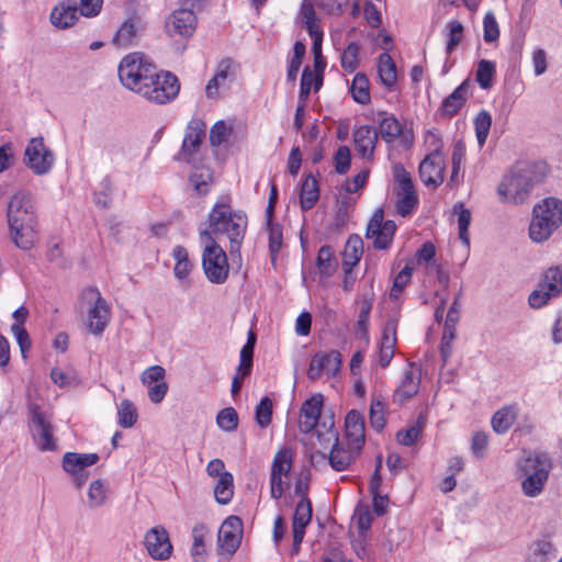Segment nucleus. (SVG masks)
<instances>
[{
  "label": "nucleus",
  "instance_id": "obj_41",
  "mask_svg": "<svg viewBox=\"0 0 562 562\" xmlns=\"http://www.w3.org/2000/svg\"><path fill=\"white\" fill-rule=\"evenodd\" d=\"M495 74H496L495 63L492 60H487V59H481L477 63L475 80L482 89L488 90L493 86V78H494Z\"/></svg>",
  "mask_w": 562,
  "mask_h": 562
},
{
  "label": "nucleus",
  "instance_id": "obj_14",
  "mask_svg": "<svg viewBox=\"0 0 562 562\" xmlns=\"http://www.w3.org/2000/svg\"><path fill=\"white\" fill-rule=\"evenodd\" d=\"M299 18L302 25L306 29L313 41L312 52L314 57L322 56L323 27L321 19L316 15L313 2L311 0H302L299 11Z\"/></svg>",
  "mask_w": 562,
  "mask_h": 562
},
{
  "label": "nucleus",
  "instance_id": "obj_15",
  "mask_svg": "<svg viewBox=\"0 0 562 562\" xmlns=\"http://www.w3.org/2000/svg\"><path fill=\"white\" fill-rule=\"evenodd\" d=\"M243 538V522L237 516L227 517L220 527L217 535L221 554H233L239 548Z\"/></svg>",
  "mask_w": 562,
  "mask_h": 562
},
{
  "label": "nucleus",
  "instance_id": "obj_26",
  "mask_svg": "<svg viewBox=\"0 0 562 562\" xmlns=\"http://www.w3.org/2000/svg\"><path fill=\"white\" fill-rule=\"evenodd\" d=\"M312 519V503L307 497H303L296 504L293 515V544L299 547L304 538L305 528Z\"/></svg>",
  "mask_w": 562,
  "mask_h": 562
},
{
  "label": "nucleus",
  "instance_id": "obj_45",
  "mask_svg": "<svg viewBox=\"0 0 562 562\" xmlns=\"http://www.w3.org/2000/svg\"><path fill=\"white\" fill-rule=\"evenodd\" d=\"M350 92L357 103L367 104L370 101L369 80L363 74L355 76Z\"/></svg>",
  "mask_w": 562,
  "mask_h": 562
},
{
  "label": "nucleus",
  "instance_id": "obj_52",
  "mask_svg": "<svg viewBox=\"0 0 562 562\" xmlns=\"http://www.w3.org/2000/svg\"><path fill=\"white\" fill-rule=\"evenodd\" d=\"M359 53L360 45L351 42L341 54V67L349 72L355 71L359 64Z\"/></svg>",
  "mask_w": 562,
  "mask_h": 562
},
{
  "label": "nucleus",
  "instance_id": "obj_7",
  "mask_svg": "<svg viewBox=\"0 0 562 562\" xmlns=\"http://www.w3.org/2000/svg\"><path fill=\"white\" fill-rule=\"evenodd\" d=\"M156 66L143 54L131 53L126 55L119 65V78L124 87L140 93L143 85L154 78Z\"/></svg>",
  "mask_w": 562,
  "mask_h": 562
},
{
  "label": "nucleus",
  "instance_id": "obj_64",
  "mask_svg": "<svg viewBox=\"0 0 562 562\" xmlns=\"http://www.w3.org/2000/svg\"><path fill=\"white\" fill-rule=\"evenodd\" d=\"M488 436L484 431H477L472 437L471 450L476 458H483L487 448Z\"/></svg>",
  "mask_w": 562,
  "mask_h": 562
},
{
  "label": "nucleus",
  "instance_id": "obj_33",
  "mask_svg": "<svg viewBox=\"0 0 562 562\" xmlns=\"http://www.w3.org/2000/svg\"><path fill=\"white\" fill-rule=\"evenodd\" d=\"M376 121L379 122V133L386 143H392L401 135L402 125L393 114L382 112Z\"/></svg>",
  "mask_w": 562,
  "mask_h": 562
},
{
  "label": "nucleus",
  "instance_id": "obj_35",
  "mask_svg": "<svg viewBox=\"0 0 562 562\" xmlns=\"http://www.w3.org/2000/svg\"><path fill=\"white\" fill-rule=\"evenodd\" d=\"M386 411H387V402L385 401V398L383 396H381L380 394L373 395L372 400H371V404H370V409H369V420H370L371 427L374 430L381 431L385 427Z\"/></svg>",
  "mask_w": 562,
  "mask_h": 562
},
{
  "label": "nucleus",
  "instance_id": "obj_53",
  "mask_svg": "<svg viewBox=\"0 0 562 562\" xmlns=\"http://www.w3.org/2000/svg\"><path fill=\"white\" fill-rule=\"evenodd\" d=\"M233 131L232 125L227 124L225 121H217L210 131V143L213 147L221 146Z\"/></svg>",
  "mask_w": 562,
  "mask_h": 562
},
{
  "label": "nucleus",
  "instance_id": "obj_43",
  "mask_svg": "<svg viewBox=\"0 0 562 562\" xmlns=\"http://www.w3.org/2000/svg\"><path fill=\"white\" fill-rule=\"evenodd\" d=\"M453 213L458 215V228H459V238L462 244L469 248L470 246V237H469V226L471 223V212L465 209L462 203H457L453 206Z\"/></svg>",
  "mask_w": 562,
  "mask_h": 562
},
{
  "label": "nucleus",
  "instance_id": "obj_63",
  "mask_svg": "<svg viewBox=\"0 0 562 562\" xmlns=\"http://www.w3.org/2000/svg\"><path fill=\"white\" fill-rule=\"evenodd\" d=\"M165 369L161 366H151L147 368L142 374V382L145 385L157 384L165 382Z\"/></svg>",
  "mask_w": 562,
  "mask_h": 562
},
{
  "label": "nucleus",
  "instance_id": "obj_32",
  "mask_svg": "<svg viewBox=\"0 0 562 562\" xmlns=\"http://www.w3.org/2000/svg\"><path fill=\"white\" fill-rule=\"evenodd\" d=\"M138 26L132 19L124 21L115 32L112 43L120 48H126L136 43Z\"/></svg>",
  "mask_w": 562,
  "mask_h": 562
},
{
  "label": "nucleus",
  "instance_id": "obj_23",
  "mask_svg": "<svg viewBox=\"0 0 562 562\" xmlns=\"http://www.w3.org/2000/svg\"><path fill=\"white\" fill-rule=\"evenodd\" d=\"M397 321L390 318L385 322L382 329V337L379 345L376 361L382 368H386L394 357L396 347Z\"/></svg>",
  "mask_w": 562,
  "mask_h": 562
},
{
  "label": "nucleus",
  "instance_id": "obj_30",
  "mask_svg": "<svg viewBox=\"0 0 562 562\" xmlns=\"http://www.w3.org/2000/svg\"><path fill=\"white\" fill-rule=\"evenodd\" d=\"M98 461L97 453L66 452L63 457V469L69 474H78Z\"/></svg>",
  "mask_w": 562,
  "mask_h": 562
},
{
  "label": "nucleus",
  "instance_id": "obj_34",
  "mask_svg": "<svg viewBox=\"0 0 562 562\" xmlns=\"http://www.w3.org/2000/svg\"><path fill=\"white\" fill-rule=\"evenodd\" d=\"M319 199L318 182L315 177L308 175L301 187L300 204L303 211L311 210Z\"/></svg>",
  "mask_w": 562,
  "mask_h": 562
},
{
  "label": "nucleus",
  "instance_id": "obj_62",
  "mask_svg": "<svg viewBox=\"0 0 562 562\" xmlns=\"http://www.w3.org/2000/svg\"><path fill=\"white\" fill-rule=\"evenodd\" d=\"M553 296L551 291L544 289V285L541 283L539 290H535L530 293L528 297L529 305L532 308H540L544 306Z\"/></svg>",
  "mask_w": 562,
  "mask_h": 562
},
{
  "label": "nucleus",
  "instance_id": "obj_44",
  "mask_svg": "<svg viewBox=\"0 0 562 562\" xmlns=\"http://www.w3.org/2000/svg\"><path fill=\"white\" fill-rule=\"evenodd\" d=\"M137 409L130 400H123L117 406V423L123 428H131L137 422Z\"/></svg>",
  "mask_w": 562,
  "mask_h": 562
},
{
  "label": "nucleus",
  "instance_id": "obj_31",
  "mask_svg": "<svg viewBox=\"0 0 562 562\" xmlns=\"http://www.w3.org/2000/svg\"><path fill=\"white\" fill-rule=\"evenodd\" d=\"M79 15L81 14L77 7L60 3L52 10L50 21L57 27L67 29L75 24Z\"/></svg>",
  "mask_w": 562,
  "mask_h": 562
},
{
  "label": "nucleus",
  "instance_id": "obj_21",
  "mask_svg": "<svg viewBox=\"0 0 562 562\" xmlns=\"http://www.w3.org/2000/svg\"><path fill=\"white\" fill-rule=\"evenodd\" d=\"M195 27V13L189 9L175 10L166 21L167 33L172 37H189L193 34Z\"/></svg>",
  "mask_w": 562,
  "mask_h": 562
},
{
  "label": "nucleus",
  "instance_id": "obj_27",
  "mask_svg": "<svg viewBox=\"0 0 562 562\" xmlns=\"http://www.w3.org/2000/svg\"><path fill=\"white\" fill-rule=\"evenodd\" d=\"M420 385V369L409 364L403 373V378L394 392L395 401L403 402L417 394Z\"/></svg>",
  "mask_w": 562,
  "mask_h": 562
},
{
  "label": "nucleus",
  "instance_id": "obj_54",
  "mask_svg": "<svg viewBox=\"0 0 562 562\" xmlns=\"http://www.w3.org/2000/svg\"><path fill=\"white\" fill-rule=\"evenodd\" d=\"M413 268L406 265L394 278L392 288L390 290V297L396 300L403 289L411 281Z\"/></svg>",
  "mask_w": 562,
  "mask_h": 562
},
{
  "label": "nucleus",
  "instance_id": "obj_59",
  "mask_svg": "<svg viewBox=\"0 0 562 562\" xmlns=\"http://www.w3.org/2000/svg\"><path fill=\"white\" fill-rule=\"evenodd\" d=\"M207 533V529L203 524L195 525L192 529L193 543L191 548V554L193 558L202 555L204 553V539Z\"/></svg>",
  "mask_w": 562,
  "mask_h": 562
},
{
  "label": "nucleus",
  "instance_id": "obj_50",
  "mask_svg": "<svg viewBox=\"0 0 562 562\" xmlns=\"http://www.w3.org/2000/svg\"><path fill=\"white\" fill-rule=\"evenodd\" d=\"M542 284L544 289L551 291L553 296H559L562 293V267L548 269L544 273Z\"/></svg>",
  "mask_w": 562,
  "mask_h": 562
},
{
  "label": "nucleus",
  "instance_id": "obj_28",
  "mask_svg": "<svg viewBox=\"0 0 562 562\" xmlns=\"http://www.w3.org/2000/svg\"><path fill=\"white\" fill-rule=\"evenodd\" d=\"M470 90L469 80H464L441 103L440 112L441 115L452 117L464 105Z\"/></svg>",
  "mask_w": 562,
  "mask_h": 562
},
{
  "label": "nucleus",
  "instance_id": "obj_5",
  "mask_svg": "<svg viewBox=\"0 0 562 562\" xmlns=\"http://www.w3.org/2000/svg\"><path fill=\"white\" fill-rule=\"evenodd\" d=\"M562 225V201L550 196L533 206L529 236L536 243L547 240Z\"/></svg>",
  "mask_w": 562,
  "mask_h": 562
},
{
  "label": "nucleus",
  "instance_id": "obj_4",
  "mask_svg": "<svg viewBox=\"0 0 562 562\" xmlns=\"http://www.w3.org/2000/svg\"><path fill=\"white\" fill-rule=\"evenodd\" d=\"M199 239L203 247L202 268L206 279L213 284H223L229 273L226 252L217 244L209 228L199 227Z\"/></svg>",
  "mask_w": 562,
  "mask_h": 562
},
{
  "label": "nucleus",
  "instance_id": "obj_49",
  "mask_svg": "<svg viewBox=\"0 0 562 562\" xmlns=\"http://www.w3.org/2000/svg\"><path fill=\"white\" fill-rule=\"evenodd\" d=\"M447 45L446 53L450 55L463 40L464 27L459 21H450L447 24Z\"/></svg>",
  "mask_w": 562,
  "mask_h": 562
},
{
  "label": "nucleus",
  "instance_id": "obj_38",
  "mask_svg": "<svg viewBox=\"0 0 562 562\" xmlns=\"http://www.w3.org/2000/svg\"><path fill=\"white\" fill-rule=\"evenodd\" d=\"M363 254V241L358 235H351L345 246L344 250V266L350 268L356 266Z\"/></svg>",
  "mask_w": 562,
  "mask_h": 562
},
{
  "label": "nucleus",
  "instance_id": "obj_17",
  "mask_svg": "<svg viewBox=\"0 0 562 562\" xmlns=\"http://www.w3.org/2000/svg\"><path fill=\"white\" fill-rule=\"evenodd\" d=\"M341 366V356L337 350L328 352H316L310 362L307 370V378L310 380H317L323 374L336 375Z\"/></svg>",
  "mask_w": 562,
  "mask_h": 562
},
{
  "label": "nucleus",
  "instance_id": "obj_39",
  "mask_svg": "<svg viewBox=\"0 0 562 562\" xmlns=\"http://www.w3.org/2000/svg\"><path fill=\"white\" fill-rule=\"evenodd\" d=\"M292 461L293 454L291 449H280L273 457L270 474L288 476L292 469Z\"/></svg>",
  "mask_w": 562,
  "mask_h": 562
},
{
  "label": "nucleus",
  "instance_id": "obj_56",
  "mask_svg": "<svg viewBox=\"0 0 562 562\" xmlns=\"http://www.w3.org/2000/svg\"><path fill=\"white\" fill-rule=\"evenodd\" d=\"M351 162V154L348 146H339L334 155L335 170L339 175L348 172Z\"/></svg>",
  "mask_w": 562,
  "mask_h": 562
},
{
  "label": "nucleus",
  "instance_id": "obj_9",
  "mask_svg": "<svg viewBox=\"0 0 562 562\" xmlns=\"http://www.w3.org/2000/svg\"><path fill=\"white\" fill-rule=\"evenodd\" d=\"M85 299L89 302L87 308L88 330L99 336L105 330L111 319L110 306L97 289H88L85 292Z\"/></svg>",
  "mask_w": 562,
  "mask_h": 562
},
{
  "label": "nucleus",
  "instance_id": "obj_47",
  "mask_svg": "<svg viewBox=\"0 0 562 562\" xmlns=\"http://www.w3.org/2000/svg\"><path fill=\"white\" fill-rule=\"evenodd\" d=\"M349 3L350 0H314L313 5L326 15L338 18L345 13Z\"/></svg>",
  "mask_w": 562,
  "mask_h": 562
},
{
  "label": "nucleus",
  "instance_id": "obj_10",
  "mask_svg": "<svg viewBox=\"0 0 562 562\" xmlns=\"http://www.w3.org/2000/svg\"><path fill=\"white\" fill-rule=\"evenodd\" d=\"M30 430L36 447L41 451H54L57 447L50 422L37 405L30 407Z\"/></svg>",
  "mask_w": 562,
  "mask_h": 562
},
{
  "label": "nucleus",
  "instance_id": "obj_60",
  "mask_svg": "<svg viewBox=\"0 0 562 562\" xmlns=\"http://www.w3.org/2000/svg\"><path fill=\"white\" fill-rule=\"evenodd\" d=\"M11 333L20 347L22 358L26 359L27 352L32 346L29 333L25 327H20L19 325H11Z\"/></svg>",
  "mask_w": 562,
  "mask_h": 562
},
{
  "label": "nucleus",
  "instance_id": "obj_40",
  "mask_svg": "<svg viewBox=\"0 0 562 562\" xmlns=\"http://www.w3.org/2000/svg\"><path fill=\"white\" fill-rule=\"evenodd\" d=\"M234 495V479L232 473H225L217 480L214 487V496L218 504H228Z\"/></svg>",
  "mask_w": 562,
  "mask_h": 562
},
{
  "label": "nucleus",
  "instance_id": "obj_12",
  "mask_svg": "<svg viewBox=\"0 0 562 562\" xmlns=\"http://www.w3.org/2000/svg\"><path fill=\"white\" fill-rule=\"evenodd\" d=\"M441 148L442 145L440 140L437 139L434 150L419 164V176L427 187L432 186L437 188L443 182L446 164Z\"/></svg>",
  "mask_w": 562,
  "mask_h": 562
},
{
  "label": "nucleus",
  "instance_id": "obj_16",
  "mask_svg": "<svg viewBox=\"0 0 562 562\" xmlns=\"http://www.w3.org/2000/svg\"><path fill=\"white\" fill-rule=\"evenodd\" d=\"M329 431L335 439V443L331 447L328 457L329 464L335 471H346L359 457L362 448L345 442L344 440L340 441L338 435L333 432V424L329 427Z\"/></svg>",
  "mask_w": 562,
  "mask_h": 562
},
{
  "label": "nucleus",
  "instance_id": "obj_2",
  "mask_svg": "<svg viewBox=\"0 0 562 562\" xmlns=\"http://www.w3.org/2000/svg\"><path fill=\"white\" fill-rule=\"evenodd\" d=\"M248 218L244 211L233 210L225 201L216 202L207 214V220L199 227L209 228L212 236L225 235L229 240V252H239L243 245Z\"/></svg>",
  "mask_w": 562,
  "mask_h": 562
},
{
  "label": "nucleus",
  "instance_id": "obj_58",
  "mask_svg": "<svg viewBox=\"0 0 562 562\" xmlns=\"http://www.w3.org/2000/svg\"><path fill=\"white\" fill-rule=\"evenodd\" d=\"M269 231V250L274 258L282 247V226L278 223L267 225Z\"/></svg>",
  "mask_w": 562,
  "mask_h": 562
},
{
  "label": "nucleus",
  "instance_id": "obj_46",
  "mask_svg": "<svg viewBox=\"0 0 562 562\" xmlns=\"http://www.w3.org/2000/svg\"><path fill=\"white\" fill-rule=\"evenodd\" d=\"M396 211L402 216L409 215L417 206L418 198L415 190L396 192Z\"/></svg>",
  "mask_w": 562,
  "mask_h": 562
},
{
  "label": "nucleus",
  "instance_id": "obj_6",
  "mask_svg": "<svg viewBox=\"0 0 562 562\" xmlns=\"http://www.w3.org/2000/svg\"><path fill=\"white\" fill-rule=\"evenodd\" d=\"M518 467L525 476L521 482L524 494L528 497L540 495L552 468L550 457L546 452H529L519 461Z\"/></svg>",
  "mask_w": 562,
  "mask_h": 562
},
{
  "label": "nucleus",
  "instance_id": "obj_24",
  "mask_svg": "<svg viewBox=\"0 0 562 562\" xmlns=\"http://www.w3.org/2000/svg\"><path fill=\"white\" fill-rule=\"evenodd\" d=\"M345 440L348 443L363 448L366 442V427L363 415L357 411L351 409L347 413L345 418Z\"/></svg>",
  "mask_w": 562,
  "mask_h": 562
},
{
  "label": "nucleus",
  "instance_id": "obj_8",
  "mask_svg": "<svg viewBox=\"0 0 562 562\" xmlns=\"http://www.w3.org/2000/svg\"><path fill=\"white\" fill-rule=\"evenodd\" d=\"M153 77L140 88V97L155 104H166L177 98L180 83L173 74L156 70Z\"/></svg>",
  "mask_w": 562,
  "mask_h": 562
},
{
  "label": "nucleus",
  "instance_id": "obj_3",
  "mask_svg": "<svg viewBox=\"0 0 562 562\" xmlns=\"http://www.w3.org/2000/svg\"><path fill=\"white\" fill-rule=\"evenodd\" d=\"M544 165L521 164L513 167L497 187L502 202L522 204L529 198L533 187L542 182Z\"/></svg>",
  "mask_w": 562,
  "mask_h": 562
},
{
  "label": "nucleus",
  "instance_id": "obj_36",
  "mask_svg": "<svg viewBox=\"0 0 562 562\" xmlns=\"http://www.w3.org/2000/svg\"><path fill=\"white\" fill-rule=\"evenodd\" d=\"M378 71L384 86L391 88L395 85L397 79L396 66L387 53L379 56Z\"/></svg>",
  "mask_w": 562,
  "mask_h": 562
},
{
  "label": "nucleus",
  "instance_id": "obj_11",
  "mask_svg": "<svg viewBox=\"0 0 562 562\" xmlns=\"http://www.w3.org/2000/svg\"><path fill=\"white\" fill-rule=\"evenodd\" d=\"M54 155L42 137H33L24 151L25 165L37 176L46 175L54 165Z\"/></svg>",
  "mask_w": 562,
  "mask_h": 562
},
{
  "label": "nucleus",
  "instance_id": "obj_57",
  "mask_svg": "<svg viewBox=\"0 0 562 562\" xmlns=\"http://www.w3.org/2000/svg\"><path fill=\"white\" fill-rule=\"evenodd\" d=\"M499 37V27L495 15L487 12L483 19V38L487 43L497 41Z\"/></svg>",
  "mask_w": 562,
  "mask_h": 562
},
{
  "label": "nucleus",
  "instance_id": "obj_37",
  "mask_svg": "<svg viewBox=\"0 0 562 562\" xmlns=\"http://www.w3.org/2000/svg\"><path fill=\"white\" fill-rule=\"evenodd\" d=\"M109 487L106 483L98 479L93 481L88 488V506L91 509L103 506L108 499Z\"/></svg>",
  "mask_w": 562,
  "mask_h": 562
},
{
  "label": "nucleus",
  "instance_id": "obj_22",
  "mask_svg": "<svg viewBox=\"0 0 562 562\" xmlns=\"http://www.w3.org/2000/svg\"><path fill=\"white\" fill-rule=\"evenodd\" d=\"M324 405V396L321 393H316L305 400L300 409L299 428L301 432H311L321 417V413Z\"/></svg>",
  "mask_w": 562,
  "mask_h": 562
},
{
  "label": "nucleus",
  "instance_id": "obj_19",
  "mask_svg": "<svg viewBox=\"0 0 562 562\" xmlns=\"http://www.w3.org/2000/svg\"><path fill=\"white\" fill-rule=\"evenodd\" d=\"M235 80L234 63L229 58L222 59L216 67L214 76L205 86V95L207 99L215 100L221 90L229 89Z\"/></svg>",
  "mask_w": 562,
  "mask_h": 562
},
{
  "label": "nucleus",
  "instance_id": "obj_13",
  "mask_svg": "<svg viewBox=\"0 0 562 562\" xmlns=\"http://www.w3.org/2000/svg\"><path fill=\"white\" fill-rule=\"evenodd\" d=\"M395 231V223L391 220L384 221L383 211L378 210L368 224L366 237L372 240L375 249L384 250L391 246Z\"/></svg>",
  "mask_w": 562,
  "mask_h": 562
},
{
  "label": "nucleus",
  "instance_id": "obj_51",
  "mask_svg": "<svg viewBox=\"0 0 562 562\" xmlns=\"http://www.w3.org/2000/svg\"><path fill=\"white\" fill-rule=\"evenodd\" d=\"M216 424L223 431H234L238 426V415L236 411L233 407L221 409L216 416Z\"/></svg>",
  "mask_w": 562,
  "mask_h": 562
},
{
  "label": "nucleus",
  "instance_id": "obj_48",
  "mask_svg": "<svg viewBox=\"0 0 562 562\" xmlns=\"http://www.w3.org/2000/svg\"><path fill=\"white\" fill-rule=\"evenodd\" d=\"M492 126V116L487 111L482 110L474 119L475 136L480 147H482L488 136Z\"/></svg>",
  "mask_w": 562,
  "mask_h": 562
},
{
  "label": "nucleus",
  "instance_id": "obj_25",
  "mask_svg": "<svg viewBox=\"0 0 562 562\" xmlns=\"http://www.w3.org/2000/svg\"><path fill=\"white\" fill-rule=\"evenodd\" d=\"M379 133L370 125L359 126L353 131V143L357 153L364 159H372Z\"/></svg>",
  "mask_w": 562,
  "mask_h": 562
},
{
  "label": "nucleus",
  "instance_id": "obj_1",
  "mask_svg": "<svg viewBox=\"0 0 562 562\" xmlns=\"http://www.w3.org/2000/svg\"><path fill=\"white\" fill-rule=\"evenodd\" d=\"M9 233L14 245L31 249L37 239V209L33 194L26 190L16 191L9 200L7 209Z\"/></svg>",
  "mask_w": 562,
  "mask_h": 562
},
{
  "label": "nucleus",
  "instance_id": "obj_18",
  "mask_svg": "<svg viewBox=\"0 0 562 562\" xmlns=\"http://www.w3.org/2000/svg\"><path fill=\"white\" fill-rule=\"evenodd\" d=\"M148 554L159 561L167 560L172 552L169 533L162 526H155L149 529L144 539Z\"/></svg>",
  "mask_w": 562,
  "mask_h": 562
},
{
  "label": "nucleus",
  "instance_id": "obj_55",
  "mask_svg": "<svg viewBox=\"0 0 562 562\" xmlns=\"http://www.w3.org/2000/svg\"><path fill=\"white\" fill-rule=\"evenodd\" d=\"M271 419L272 402L268 396H265L256 407V422L261 428H266L271 424Z\"/></svg>",
  "mask_w": 562,
  "mask_h": 562
},
{
  "label": "nucleus",
  "instance_id": "obj_29",
  "mask_svg": "<svg viewBox=\"0 0 562 562\" xmlns=\"http://www.w3.org/2000/svg\"><path fill=\"white\" fill-rule=\"evenodd\" d=\"M519 413L518 404H509L497 409L491 419V426L496 434H505L514 425Z\"/></svg>",
  "mask_w": 562,
  "mask_h": 562
},
{
  "label": "nucleus",
  "instance_id": "obj_20",
  "mask_svg": "<svg viewBox=\"0 0 562 562\" xmlns=\"http://www.w3.org/2000/svg\"><path fill=\"white\" fill-rule=\"evenodd\" d=\"M205 123L200 119H192L184 133L181 150L178 155L179 160L190 162L193 155L198 153L203 137L205 136Z\"/></svg>",
  "mask_w": 562,
  "mask_h": 562
},
{
  "label": "nucleus",
  "instance_id": "obj_42",
  "mask_svg": "<svg viewBox=\"0 0 562 562\" xmlns=\"http://www.w3.org/2000/svg\"><path fill=\"white\" fill-rule=\"evenodd\" d=\"M425 417L420 415L413 425L406 429L397 431L396 439L398 443L406 447L413 446L420 437L425 427Z\"/></svg>",
  "mask_w": 562,
  "mask_h": 562
},
{
  "label": "nucleus",
  "instance_id": "obj_61",
  "mask_svg": "<svg viewBox=\"0 0 562 562\" xmlns=\"http://www.w3.org/2000/svg\"><path fill=\"white\" fill-rule=\"evenodd\" d=\"M254 349H251V342L245 344L239 353V366L238 374L241 376H248L252 368Z\"/></svg>",
  "mask_w": 562,
  "mask_h": 562
}]
</instances>
